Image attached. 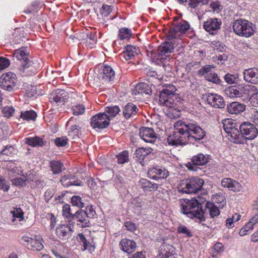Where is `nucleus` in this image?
<instances>
[{"mask_svg":"<svg viewBox=\"0 0 258 258\" xmlns=\"http://www.w3.org/2000/svg\"><path fill=\"white\" fill-rule=\"evenodd\" d=\"M115 72L109 66H104L102 71L98 75L99 79L103 82H109L113 80Z\"/></svg>","mask_w":258,"mask_h":258,"instance_id":"nucleus-21","label":"nucleus"},{"mask_svg":"<svg viewBox=\"0 0 258 258\" xmlns=\"http://www.w3.org/2000/svg\"><path fill=\"white\" fill-rule=\"evenodd\" d=\"M21 243L27 246L28 248L32 250L39 251L43 248L40 238L33 239L28 236H23L21 239Z\"/></svg>","mask_w":258,"mask_h":258,"instance_id":"nucleus-16","label":"nucleus"},{"mask_svg":"<svg viewBox=\"0 0 258 258\" xmlns=\"http://www.w3.org/2000/svg\"><path fill=\"white\" fill-rule=\"evenodd\" d=\"M84 211L86 213L87 216L89 219L94 218L96 215L95 211L91 205L87 206Z\"/></svg>","mask_w":258,"mask_h":258,"instance_id":"nucleus-49","label":"nucleus"},{"mask_svg":"<svg viewBox=\"0 0 258 258\" xmlns=\"http://www.w3.org/2000/svg\"><path fill=\"white\" fill-rule=\"evenodd\" d=\"M221 25V20L218 18H210L204 22L203 27L210 34L214 35L220 29Z\"/></svg>","mask_w":258,"mask_h":258,"instance_id":"nucleus-15","label":"nucleus"},{"mask_svg":"<svg viewBox=\"0 0 258 258\" xmlns=\"http://www.w3.org/2000/svg\"><path fill=\"white\" fill-rule=\"evenodd\" d=\"M174 128L172 136L167 139L169 144L173 146L194 143L203 140L206 136L201 127L188 121L178 120L174 123Z\"/></svg>","mask_w":258,"mask_h":258,"instance_id":"nucleus-1","label":"nucleus"},{"mask_svg":"<svg viewBox=\"0 0 258 258\" xmlns=\"http://www.w3.org/2000/svg\"><path fill=\"white\" fill-rule=\"evenodd\" d=\"M143 185V188H149L152 190H156L157 189L158 186L156 183H152L150 181L146 179H142L141 180Z\"/></svg>","mask_w":258,"mask_h":258,"instance_id":"nucleus-45","label":"nucleus"},{"mask_svg":"<svg viewBox=\"0 0 258 258\" xmlns=\"http://www.w3.org/2000/svg\"><path fill=\"white\" fill-rule=\"evenodd\" d=\"M21 118L26 120H34L37 117L36 112L33 110L21 112Z\"/></svg>","mask_w":258,"mask_h":258,"instance_id":"nucleus-36","label":"nucleus"},{"mask_svg":"<svg viewBox=\"0 0 258 258\" xmlns=\"http://www.w3.org/2000/svg\"><path fill=\"white\" fill-rule=\"evenodd\" d=\"M101 14L103 17H107L111 13L112 9L110 6L103 5L100 9Z\"/></svg>","mask_w":258,"mask_h":258,"instance_id":"nucleus-52","label":"nucleus"},{"mask_svg":"<svg viewBox=\"0 0 258 258\" xmlns=\"http://www.w3.org/2000/svg\"><path fill=\"white\" fill-rule=\"evenodd\" d=\"M125 226L127 230L132 232L135 231L136 229L135 224L130 221L126 222L125 224Z\"/></svg>","mask_w":258,"mask_h":258,"instance_id":"nucleus-63","label":"nucleus"},{"mask_svg":"<svg viewBox=\"0 0 258 258\" xmlns=\"http://www.w3.org/2000/svg\"><path fill=\"white\" fill-rule=\"evenodd\" d=\"M70 180V174H68L62 176L60 179V182L64 186L68 187L71 185Z\"/></svg>","mask_w":258,"mask_h":258,"instance_id":"nucleus-55","label":"nucleus"},{"mask_svg":"<svg viewBox=\"0 0 258 258\" xmlns=\"http://www.w3.org/2000/svg\"><path fill=\"white\" fill-rule=\"evenodd\" d=\"M50 166L53 173L56 174L61 172L63 165L59 161L53 160L50 161Z\"/></svg>","mask_w":258,"mask_h":258,"instance_id":"nucleus-33","label":"nucleus"},{"mask_svg":"<svg viewBox=\"0 0 258 258\" xmlns=\"http://www.w3.org/2000/svg\"><path fill=\"white\" fill-rule=\"evenodd\" d=\"M140 136L146 142L154 144L157 138V134L151 127H142L140 128Z\"/></svg>","mask_w":258,"mask_h":258,"instance_id":"nucleus-17","label":"nucleus"},{"mask_svg":"<svg viewBox=\"0 0 258 258\" xmlns=\"http://www.w3.org/2000/svg\"><path fill=\"white\" fill-rule=\"evenodd\" d=\"M177 89L173 85L169 84L160 92L159 103L160 105L172 108L178 102L175 94Z\"/></svg>","mask_w":258,"mask_h":258,"instance_id":"nucleus-4","label":"nucleus"},{"mask_svg":"<svg viewBox=\"0 0 258 258\" xmlns=\"http://www.w3.org/2000/svg\"><path fill=\"white\" fill-rule=\"evenodd\" d=\"M26 143L33 147H42L44 145L46 142L44 141L41 138L36 136L33 138H26Z\"/></svg>","mask_w":258,"mask_h":258,"instance_id":"nucleus-31","label":"nucleus"},{"mask_svg":"<svg viewBox=\"0 0 258 258\" xmlns=\"http://www.w3.org/2000/svg\"><path fill=\"white\" fill-rule=\"evenodd\" d=\"M152 150V149L151 148H139L136 150L135 154L136 156L135 157L137 158V160L141 163L145 157L150 154Z\"/></svg>","mask_w":258,"mask_h":258,"instance_id":"nucleus-29","label":"nucleus"},{"mask_svg":"<svg viewBox=\"0 0 258 258\" xmlns=\"http://www.w3.org/2000/svg\"><path fill=\"white\" fill-rule=\"evenodd\" d=\"M244 80L253 84H258V69L249 68L245 70L243 73Z\"/></svg>","mask_w":258,"mask_h":258,"instance_id":"nucleus-20","label":"nucleus"},{"mask_svg":"<svg viewBox=\"0 0 258 258\" xmlns=\"http://www.w3.org/2000/svg\"><path fill=\"white\" fill-rule=\"evenodd\" d=\"M105 112L109 114L110 116L114 117L120 111V109L118 106H107L105 107Z\"/></svg>","mask_w":258,"mask_h":258,"instance_id":"nucleus-41","label":"nucleus"},{"mask_svg":"<svg viewBox=\"0 0 258 258\" xmlns=\"http://www.w3.org/2000/svg\"><path fill=\"white\" fill-rule=\"evenodd\" d=\"M10 188V186L5 178L0 175V189H3L5 191H8Z\"/></svg>","mask_w":258,"mask_h":258,"instance_id":"nucleus-50","label":"nucleus"},{"mask_svg":"<svg viewBox=\"0 0 258 258\" xmlns=\"http://www.w3.org/2000/svg\"><path fill=\"white\" fill-rule=\"evenodd\" d=\"M231 121H228V123L223 124V128L225 132L228 134L227 137L229 139H231V141L237 144V143H242L243 138L239 135V130L235 127V125L233 122L230 123Z\"/></svg>","mask_w":258,"mask_h":258,"instance_id":"nucleus-12","label":"nucleus"},{"mask_svg":"<svg viewBox=\"0 0 258 258\" xmlns=\"http://www.w3.org/2000/svg\"><path fill=\"white\" fill-rule=\"evenodd\" d=\"M246 106L238 102H233L227 106V110L230 114L240 113L245 110Z\"/></svg>","mask_w":258,"mask_h":258,"instance_id":"nucleus-26","label":"nucleus"},{"mask_svg":"<svg viewBox=\"0 0 258 258\" xmlns=\"http://www.w3.org/2000/svg\"><path fill=\"white\" fill-rule=\"evenodd\" d=\"M174 26L177 32L181 33H185L189 28V24L186 21L177 23V25H174Z\"/></svg>","mask_w":258,"mask_h":258,"instance_id":"nucleus-37","label":"nucleus"},{"mask_svg":"<svg viewBox=\"0 0 258 258\" xmlns=\"http://www.w3.org/2000/svg\"><path fill=\"white\" fill-rule=\"evenodd\" d=\"M205 201L201 198L199 201L196 199L186 200L181 205V211L188 217L197 218L201 221H205V216L208 213L213 218L218 216L220 214L218 208L211 202H206L205 203Z\"/></svg>","mask_w":258,"mask_h":258,"instance_id":"nucleus-2","label":"nucleus"},{"mask_svg":"<svg viewBox=\"0 0 258 258\" xmlns=\"http://www.w3.org/2000/svg\"><path fill=\"white\" fill-rule=\"evenodd\" d=\"M71 220H69V224L73 225L75 223V221L79 222L80 224H77L81 227H88L90 226V223L89 218L87 217L86 213L83 210L80 209L78 210L73 215Z\"/></svg>","mask_w":258,"mask_h":258,"instance_id":"nucleus-13","label":"nucleus"},{"mask_svg":"<svg viewBox=\"0 0 258 258\" xmlns=\"http://www.w3.org/2000/svg\"><path fill=\"white\" fill-rule=\"evenodd\" d=\"M70 185H77V186H81L83 185V182L78 179L75 175H72L70 174Z\"/></svg>","mask_w":258,"mask_h":258,"instance_id":"nucleus-57","label":"nucleus"},{"mask_svg":"<svg viewBox=\"0 0 258 258\" xmlns=\"http://www.w3.org/2000/svg\"><path fill=\"white\" fill-rule=\"evenodd\" d=\"M80 132V128L76 125L71 126L68 133V136L74 141L79 139V133Z\"/></svg>","mask_w":258,"mask_h":258,"instance_id":"nucleus-34","label":"nucleus"},{"mask_svg":"<svg viewBox=\"0 0 258 258\" xmlns=\"http://www.w3.org/2000/svg\"><path fill=\"white\" fill-rule=\"evenodd\" d=\"M73 111V114L75 115H79L83 114L85 109V107L84 105L81 104H78L74 105L72 107Z\"/></svg>","mask_w":258,"mask_h":258,"instance_id":"nucleus-46","label":"nucleus"},{"mask_svg":"<svg viewBox=\"0 0 258 258\" xmlns=\"http://www.w3.org/2000/svg\"><path fill=\"white\" fill-rule=\"evenodd\" d=\"M256 91V87L253 85H239L238 87H230L225 89V93L231 98L250 97L252 100Z\"/></svg>","mask_w":258,"mask_h":258,"instance_id":"nucleus-3","label":"nucleus"},{"mask_svg":"<svg viewBox=\"0 0 258 258\" xmlns=\"http://www.w3.org/2000/svg\"><path fill=\"white\" fill-rule=\"evenodd\" d=\"M12 146L8 147L6 146L5 148L1 152H0V159L3 160H6V158H3L4 155L8 156L12 153V151H11L9 149L11 148Z\"/></svg>","mask_w":258,"mask_h":258,"instance_id":"nucleus-58","label":"nucleus"},{"mask_svg":"<svg viewBox=\"0 0 258 258\" xmlns=\"http://www.w3.org/2000/svg\"><path fill=\"white\" fill-rule=\"evenodd\" d=\"M204 96L208 103L213 107L224 108L226 106L223 98L218 94L206 93Z\"/></svg>","mask_w":258,"mask_h":258,"instance_id":"nucleus-14","label":"nucleus"},{"mask_svg":"<svg viewBox=\"0 0 258 258\" xmlns=\"http://www.w3.org/2000/svg\"><path fill=\"white\" fill-rule=\"evenodd\" d=\"M72 204L73 206H76L80 208H82L85 207V203L83 202L80 196H73L72 198Z\"/></svg>","mask_w":258,"mask_h":258,"instance_id":"nucleus-43","label":"nucleus"},{"mask_svg":"<svg viewBox=\"0 0 258 258\" xmlns=\"http://www.w3.org/2000/svg\"><path fill=\"white\" fill-rule=\"evenodd\" d=\"M177 231L179 233L185 234L188 237H190L192 236L190 230L184 225H180L177 228Z\"/></svg>","mask_w":258,"mask_h":258,"instance_id":"nucleus-48","label":"nucleus"},{"mask_svg":"<svg viewBox=\"0 0 258 258\" xmlns=\"http://www.w3.org/2000/svg\"><path fill=\"white\" fill-rule=\"evenodd\" d=\"M10 213L12 214L13 218L12 219L13 222L16 220V218H20V221L24 219V213L20 208H14V210L11 211Z\"/></svg>","mask_w":258,"mask_h":258,"instance_id":"nucleus-38","label":"nucleus"},{"mask_svg":"<svg viewBox=\"0 0 258 258\" xmlns=\"http://www.w3.org/2000/svg\"><path fill=\"white\" fill-rule=\"evenodd\" d=\"M69 98L68 92L63 89H56L49 94V99L53 105L61 106Z\"/></svg>","mask_w":258,"mask_h":258,"instance_id":"nucleus-10","label":"nucleus"},{"mask_svg":"<svg viewBox=\"0 0 258 258\" xmlns=\"http://www.w3.org/2000/svg\"><path fill=\"white\" fill-rule=\"evenodd\" d=\"M206 4L203 0H189L188 6L192 8H196L200 4Z\"/></svg>","mask_w":258,"mask_h":258,"instance_id":"nucleus-61","label":"nucleus"},{"mask_svg":"<svg viewBox=\"0 0 258 258\" xmlns=\"http://www.w3.org/2000/svg\"><path fill=\"white\" fill-rule=\"evenodd\" d=\"M15 111V109L12 106H6L3 109L4 116L7 117H11Z\"/></svg>","mask_w":258,"mask_h":258,"instance_id":"nucleus-51","label":"nucleus"},{"mask_svg":"<svg viewBox=\"0 0 258 258\" xmlns=\"http://www.w3.org/2000/svg\"><path fill=\"white\" fill-rule=\"evenodd\" d=\"M16 75L12 72L3 74L0 78V87L2 89L12 91L16 87Z\"/></svg>","mask_w":258,"mask_h":258,"instance_id":"nucleus-11","label":"nucleus"},{"mask_svg":"<svg viewBox=\"0 0 258 258\" xmlns=\"http://www.w3.org/2000/svg\"><path fill=\"white\" fill-rule=\"evenodd\" d=\"M139 50L138 48L133 45H127L124 50L119 55L120 59L123 61V60H127L134 58L136 55L138 54Z\"/></svg>","mask_w":258,"mask_h":258,"instance_id":"nucleus-23","label":"nucleus"},{"mask_svg":"<svg viewBox=\"0 0 258 258\" xmlns=\"http://www.w3.org/2000/svg\"><path fill=\"white\" fill-rule=\"evenodd\" d=\"M70 206L68 204H64L62 207V215L67 218L69 221L71 220L73 217V214L71 213Z\"/></svg>","mask_w":258,"mask_h":258,"instance_id":"nucleus-42","label":"nucleus"},{"mask_svg":"<svg viewBox=\"0 0 258 258\" xmlns=\"http://www.w3.org/2000/svg\"><path fill=\"white\" fill-rule=\"evenodd\" d=\"M214 68L215 67L213 65H205L198 70V75L199 76H205V78H206V76H207L208 74L211 73L212 69Z\"/></svg>","mask_w":258,"mask_h":258,"instance_id":"nucleus-39","label":"nucleus"},{"mask_svg":"<svg viewBox=\"0 0 258 258\" xmlns=\"http://www.w3.org/2000/svg\"><path fill=\"white\" fill-rule=\"evenodd\" d=\"M68 140L66 137H62L56 138L54 143L57 147H64L68 144Z\"/></svg>","mask_w":258,"mask_h":258,"instance_id":"nucleus-47","label":"nucleus"},{"mask_svg":"<svg viewBox=\"0 0 258 258\" xmlns=\"http://www.w3.org/2000/svg\"><path fill=\"white\" fill-rule=\"evenodd\" d=\"M76 238L81 244L83 245L84 247L83 250L89 249V250L90 252L94 251L95 247L93 245H91L90 243L88 242L86 238L83 233H79L77 235Z\"/></svg>","mask_w":258,"mask_h":258,"instance_id":"nucleus-30","label":"nucleus"},{"mask_svg":"<svg viewBox=\"0 0 258 258\" xmlns=\"http://www.w3.org/2000/svg\"><path fill=\"white\" fill-rule=\"evenodd\" d=\"M137 87V89L140 90V93L143 94L144 96V95H151L152 94V89L151 87L145 83H139L136 85Z\"/></svg>","mask_w":258,"mask_h":258,"instance_id":"nucleus-32","label":"nucleus"},{"mask_svg":"<svg viewBox=\"0 0 258 258\" xmlns=\"http://www.w3.org/2000/svg\"><path fill=\"white\" fill-rule=\"evenodd\" d=\"M121 249L127 253H131L136 248V243L133 240L128 239H122L120 242Z\"/></svg>","mask_w":258,"mask_h":258,"instance_id":"nucleus-27","label":"nucleus"},{"mask_svg":"<svg viewBox=\"0 0 258 258\" xmlns=\"http://www.w3.org/2000/svg\"><path fill=\"white\" fill-rule=\"evenodd\" d=\"M148 174L149 177L153 179H164L169 175L168 171L166 169L160 167L150 169Z\"/></svg>","mask_w":258,"mask_h":258,"instance_id":"nucleus-19","label":"nucleus"},{"mask_svg":"<svg viewBox=\"0 0 258 258\" xmlns=\"http://www.w3.org/2000/svg\"><path fill=\"white\" fill-rule=\"evenodd\" d=\"M55 232L59 238L67 240L71 237L73 231L68 225L61 224L56 228Z\"/></svg>","mask_w":258,"mask_h":258,"instance_id":"nucleus-24","label":"nucleus"},{"mask_svg":"<svg viewBox=\"0 0 258 258\" xmlns=\"http://www.w3.org/2000/svg\"><path fill=\"white\" fill-rule=\"evenodd\" d=\"M221 185L223 187L228 188L229 190L238 192L241 190V184L233 179L230 178H225L221 181Z\"/></svg>","mask_w":258,"mask_h":258,"instance_id":"nucleus-22","label":"nucleus"},{"mask_svg":"<svg viewBox=\"0 0 258 258\" xmlns=\"http://www.w3.org/2000/svg\"><path fill=\"white\" fill-rule=\"evenodd\" d=\"M87 40L92 41L93 44H96L97 42L96 32L95 31L90 32L86 33Z\"/></svg>","mask_w":258,"mask_h":258,"instance_id":"nucleus-56","label":"nucleus"},{"mask_svg":"<svg viewBox=\"0 0 258 258\" xmlns=\"http://www.w3.org/2000/svg\"><path fill=\"white\" fill-rule=\"evenodd\" d=\"M138 110L136 105L132 103H128L125 106L123 110V114L124 116L127 119L131 116L135 115Z\"/></svg>","mask_w":258,"mask_h":258,"instance_id":"nucleus-28","label":"nucleus"},{"mask_svg":"<svg viewBox=\"0 0 258 258\" xmlns=\"http://www.w3.org/2000/svg\"><path fill=\"white\" fill-rule=\"evenodd\" d=\"M205 79L209 82H211L217 84H219L221 82V80L218 77L217 74L214 72L210 73L209 74H208L207 76H206Z\"/></svg>","mask_w":258,"mask_h":258,"instance_id":"nucleus-44","label":"nucleus"},{"mask_svg":"<svg viewBox=\"0 0 258 258\" xmlns=\"http://www.w3.org/2000/svg\"><path fill=\"white\" fill-rule=\"evenodd\" d=\"M132 35L131 30L126 28H122L119 29L118 37L120 40L129 39Z\"/></svg>","mask_w":258,"mask_h":258,"instance_id":"nucleus-35","label":"nucleus"},{"mask_svg":"<svg viewBox=\"0 0 258 258\" xmlns=\"http://www.w3.org/2000/svg\"><path fill=\"white\" fill-rule=\"evenodd\" d=\"M117 162L119 164H123L128 161V153L127 151H123L116 155Z\"/></svg>","mask_w":258,"mask_h":258,"instance_id":"nucleus-40","label":"nucleus"},{"mask_svg":"<svg viewBox=\"0 0 258 258\" xmlns=\"http://www.w3.org/2000/svg\"><path fill=\"white\" fill-rule=\"evenodd\" d=\"M132 95L134 96V99L137 100L142 99L144 97L143 94L140 93V90L137 89V87L136 86L135 89L132 91Z\"/></svg>","mask_w":258,"mask_h":258,"instance_id":"nucleus-59","label":"nucleus"},{"mask_svg":"<svg viewBox=\"0 0 258 258\" xmlns=\"http://www.w3.org/2000/svg\"><path fill=\"white\" fill-rule=\"evenodd\" d=\"M177 33V31L176 29H175V26H174L172 28L169 29L168 33L166 34V37L168 40L173 39L176 37V34Z\"/></svg>","mask_w":258,"mask_h":258,"instance_id":"nucleus-53","label":"nucleus"},{"mask_svg":"<svg viewBox=\"0 0 258 258\" xmlns=\"http://www.w3.org/2000/svg\"><path fill=\"white\" fill-rule=\"evenodd\" d=\"M39 3L37 1L33 2L31 5V8L28 9L26 12L28 13H32L37 12L39 8Z\"/></svg>","mask_w":258,"mask_h":258,"instance_id":"nucleus-60","label":"nucleus"},{"mask_svg":"<svg viewBox=\"0 0 258 258\" xmlns=\"http://www.w3.org/2000/svg\"><path fill=\"white\" fill-rule=\"evenodd\" d=\"M13 56L17 60L20 61L19 70L21 72H28L29 70L27 71V70L33 67V66L34 63L32 61L29 59L28 54L25 51V48H21L17 50L14 53Z\"/></svg>","mask_w":258,"mask_h":258,"instance_id":"nucleus-7","label":"nucleus"},{"mask_svg":"<svg viewBox=\"0 0 258 258\" xmlns=\"http://www.w3.org/2000/svg\"><path fill=\"white\" fill-rule=\"evenodd\" d=\"M174 46L172 43L165 41L162 43L157 49L159 56L169 57V54L173 51Z\"/></svg>","mask_w":258,"mask_h":258,"instance_id":"nucleus-25","label":"nucleus"},{"mask_svg":"<svg viewBox=\"0 0 258 258\" xmlns=\"http://www.w3.org/2000/svg\"><path fill=\"white\" fill-rule=\"evenodd\" d=\"M10 65V61L7 58L0 57V72L8 67Z\"/></svg>","mask_w":258,"mask_h":258,"instance_id":"nucleus-54","label":"nucleus"},{"mask_svg":"<svg viewBox=\"0 0 258 258\" xmlns=\"http://www.w3.org/2000/svg\"><path fill=\"white\" fill-rule=\"evenodd\" d=\"M191 161L194 165L188 163L186 166L188 169L191 171H196L197 165L202 166L207 164L208 162V156L200 153L192 157Z\"/></svg>","mask_w":258,"mask_h":258,"instance_id":"nucleus-18","label":"nucleus"},{"mask_svg":"<svg viewBox=\"0 0 258 258\" xmlns=\"http://www.w3.org/2000/svg\"><path fill=\"white\" fill-rule=\"evenodd\" d=\"M109 116L105 112L99 113L91 118V125L94 128L103 129L109 124Z\"/></svg>","mask_w":258,"mask_h":258,"instance_id":"nucleus-9","label":"nucleus"},{"mask_svg":"<svg viewBox=\"0 0 258 258\" xmlns=\"http://www.w3.org/2000/svg\"><path fill=\"white\" fill-rule=\"evenodd\" d=\"M26 179L22 178L21 177L17 178L14 179V183L17 185H25Z\"/></svg>","mask_w":258,"mask_h":258,"instance_id":"nucleus-64","label":"nucleus"},{"mask_svg":"<svg viewBox=\"0 0 258 258\" xmlns=\"http://www.w3.org/2000/svg\"><path fill=\"white\" fill-rule=\"evenodd\" d=\"M204 181L198 177H195L186 180L185 183L181 184V190L186 194L196 193L201 189Z\"/></svg>","mask_w":258,"mask_h":258,"instance_id":"nucleus-8","label":"nucleus"},{"mask_svg":"<svg viewBox=\"0 0 258 258\" xmlns=\"http://www.w3.org/2000/svg\"><path fill=\"white\" fill-rule=\"evenodd\" d=\"M239 135L242 136L243 141L242 143L237 144H243L246 140H253L258 135V130L255 125L249 122H243L239 126Z\"/></svg>","mask_w":258,"mask_h":258,"instance_id":"nucleus-6","label":"nucleus"},{"mask_svg":"<svg viewBox=\"0 0 258 258\" xmlns=\"http://www.w3.org/2000/svg\"><path fill=\"white\" fill-rule=\"evenodd\" d=\"M225 81L228 84H232L234 83L236 77L235 76L230 74L225 75L224 77Z\"/></svg>","mask_w":258,"mask_h":258,"instance_id":"nucleus-62","label":"nucleus"},{"mask_svg":"<svg viewBox=\"0 0 258 258\" xmlns=\"http://www.w3.org/2000/svg\"><path fill=\"white\" fill-rule=\"evenodd\" d=\"M252 25V23L247 20L239 19L234 22L232 27L234 33L237 35L247 38L254 34V31Z\"/></svg>","mask_w":258,"mask_h":258,"instance_id":"nucleus-5","label":"nucleus"}]
</instances>
